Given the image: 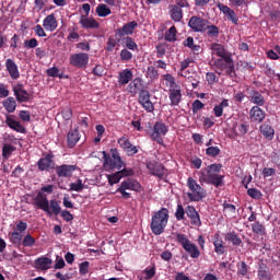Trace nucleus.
Segmentation results:
<instances>
[{
	"label": "nucleus",
	"instance_id": "obj_38",
	"mask_svg": "<svg viewBox=\"0 0 280 280\" xmlns=\"http://www.w3.org/2000/svg\"><path fill=\"white\" fill-rule=\"evenodd\" d=\"M224 108H229V100L226 98H224L219 105L214 106V116L222 117V115H224Z\"/></svg>",
	"mask_w": 280,
	"mask_h": 280
},
{
	"label": "nucleus",
	"instance_id": "obj_63",
	"mask_svg": "<svg viewBox=\"0 0 280 280\" xmlns=\"http://www.w3.org/2000/svg\"><path fill=\"white\" fill-rule=\"evenodd\" d=\"M207 156H211L212 159H215V156L220 155V149L218 147H209L206 149Z\"/></svg>",
	"mask_w": 280,
	"mask_h": 280
},
{
	"label": "nucleus",
	"instance_id": "obj_36",
	"mask_svg": "<svg viewBox=\"0 0 280 280\" xmlns=\"http://www.w3.org/2000/svg\"><path fill=\"white\" fill-rule=\"evenodd\" d=\"M213 246L214 253H217V255H224L226 247H224V242L220 238V234H215Z\"/></svg>",
	"mask_w": 280,
	"mask_h": 280
},
{
	"label": "nucleus",
	"instance_id": "obj_62",
	"mask_svg": "<svg viewBox=\"0 0 280 280\" xmlns=\"http://www.w3.org/2000/svg\"><path fill=\"white\" fill-rule=\"evenodd\" d=\"M185 213L187 212L185 208H183V205H177V209L175 211V218L176 220H178V222H180V220H185Z\"/></svg>",
	"mask_w": 280,
	"mask_h": 280
},
{
	"label": "nucleus",
	"instance_id": "obj_22",
	"mask_svg": "<svg viewBox=\"0 0 280 280\" xmlns=\"http://www.w3.org/2000/svg\"><path fill=\"white\" fill-rule=\"evenodd\" d=\"M5 69L12 80H19L21 78V72H19V66L12 59L5 60Z\"/></svg>",
	"mask_w": 280,
	"mask_h": 280
},
{
	"label": "nucleus",
	"instance_id": "obj_25",
	"mask_svg": "<svg viewBox=\"0 0 280 280\" xmlns=\"http://www.w3.org/2000/svg\"><path fill=\"white\" fill-rule=\"evenodd\" d=\"M132 78H135L132 70L125 69L118 74V84H120V86H126V84L132 82Z\"/></svg>",
	"mask_w": 280,
	"mask_h": 280
},
{
	"label": "nucleus",
	"instance_id": "obj_23",
	"mask_svg": "<svg viewBox=\"0 0 280 280\" xmlns=\"http://www.w3.org/2000/svg\"><path fill=\"white\" fill-rule=\"evenodd\" d=\"M43 27L47 32H56V30H58V20H56V14L51 13L47 15L43 21Z\"/></svg>",
	"mask_w": 280,
	"mask_h": 280
},
{
	"label": "nucleus",
	"instance_id": "obj_17",
	"mask_svg": "<svg viewBox=\"0 0 280 280\" xmlns=\"http://www.w3.org/2000/svg\"><path fill=\"white\" fill-rule=\"evenodd\" d=\"M212 51L218 56L219 58H222L225 62H231V54L226 51V48H224V45L219 43H213L211 45Z\"/></svg>",
	"mask_w": 280,
	"mask_h": 280
},
{
	"label": "nucleus",
	"instance_id": "obj_54",
	"mask_svg": "<svg viewBox=\"0 0 280 280\" xmlns=\"http://www.w3.org/2000/svg\"><path fill=\"white\" fill-rule=\"evenodd\" d=\"M120 60L121 62H130L132 60V52L127 48L120 50Z\"/></svg>",
	"mask_w": 280,
	"mask_h": 280
},
{
	"label": "nucleus",
	"instance_id": "obj_30",
	"mask_svg": "<svg viewBox=\"0 0 280 280\" xmlns=\"http://www.w3.org/2000/svg\"><path fill=\"white\" fill-rule=\"evenodd\" d=\"M35 264V268H37V270H49V268H51V259L45 256H42L37 259H35L34 261Z\"/></svg>",
	"mask_w": 280,
	"mask_h": 280
},
{
	"label": "nucleus",
	"instance_id": "obj_49",
	"mask_svg": "<svg viewBox=\"0 0 280 280\" xmlns=\"http://www.w3.org/2000/svg\"><path fill=\"white\" fill-rule=\"evenodd\" d=\"M49 207L51 209V215L54 213V215H59V213L62 212V208L60 207V202L56 199H51L49 202Z\"/></svg>",
	"mask_w": 280,
	"mask_h": 280
},
{
	"label": "nucleus",
	"instance_id": "obj_32",
	"mask_svg": "<svg viewBox=\"0 0 280 280\" xmlns=\"http://www.w3.org/2000/svg\"><path fill=\"white\" fill-rule=\"evenodd\" d=\"M225 242H230L234 246H242V237L235 231L225 234Z\"/></svg>",
	"mask_w": 280,
	"mask_h": 280
},
{
	"label": "nucleus",
	"instance_id": "obj_59",
	"mask_svg": "<svg viewBox=\"0 0 280 280\" xmlns=\"http://www.w3.org/2000/svg\"><path fill=\"white\" fill-rule=\"evenodd\" d=\"M237 275L241 277H246L248 275V266L245 261H241L237 264Z\"/></svg>",
	"mask_w": 280,
	"mask_h": 280
},
{
	"label": "nucleus",
	"instance_id": "obj_10",
	"mask_svg": "<svg viewBox=\"0 0 280 280\" xmlns=\"http://www.w3.org/2000/svg\"><path fill=\"white\" fill-rule=\"evenodd\" d=\"M39 172H49V170H56V162L54 161V154L47 153L44 158L37 162Z\"/></svg>",
	"mask_w": 280,
	"mask_h": 280
},
{
	"label": "nucleus",
	"instance_id": "obj_2",
	"mask_svg": "<svg viewBox=\"0 0 280 280\" xmlns=\"http://www.w3.org/2000/svg\"><path fill=\"white\" fill-rule=\"evenodd\" d=\"M170 222V210L167 208H161L154 211L151 217L150 229L153 235H163L165 229Z\"/></svg>",
	"mask_w": 280,
	"mask_h": 280
},
{
	"label": "nucleus",
	"instance_id": "obj_14",
	"mask_svg": "<svg viewBox=\"0 0 280 280\" xmlns=\"http://www.w3.org/2000/svg\"><path fill=\"white\" fill-rule=\"evenodd\" d=\"M78 170V165L62 164L55 166L56 174L58 178H71L73 177V172Z\"/></svg>",
	"mask_w": 280,
	"mask_h": 280
},
{
	"label": "nucleus",
	"instance_id": "obj_9",
	"mask_svg": "<svg viewBox=\"0 0 280 280\" xmlns=\"http://www.w3.org/2000/svg\"><path fill=\"white\" fill-rule=\"evenodd\" d=\"M137 27H139V23H137V21L128 22L124 26L115 31V37L124 38V36H132Z\"/></svg>",
	"mask_w": 280,
	"mask_h": 280
},
{
	"label": "nucleus",
	"instance_id": "obj_44",
	"mask_svg": "<svg viewBox=\"0 0 280 280\" xmlns=\"http://www.w3.org/2000/svg\"><path fill=\"white\" fill-rule=\"evenodd\" d=\"M206 32H207V35L210 36L211 38H218V36H220V27L213 24L211 25L207 24Z\"/></svg>",
	"mask_w": 280,
	"mask_h": 280
},
{
	"label": "nucleus",
	"instance_id": "obj_5",
	"mask_svg": "<svg viewBox=\"0 0 280 280\" xmlns=\"http://www.w3.org/2000/svg\"><path fill=\"white\" fill-rule=\"evenodd\" d=\"M176 242L180 244L186 253H189L192 259H198V257H200V249H198V246L191 243V241H189V237H187L185 234L178 233L176 235Z\"/></svg>",
	"mask_w": 280,
	"mask_h": 280
},
{
	"label": "nucleus",
	"instance_id": "obj_11",
	"mask_svg": "<svg viewBox=\"0 0 280 280\" xmlns=\"http://www.w3.org/2000/svg\"><path fill=\"white\" fill-rule=\"evenodd\" d=\"M138 103L147 113H154V104L150 100V91H141L138 95Z\"/></svg>",
	"mask_w": 280,
	"mask_h": 280
},
{
	"label": "nucleus",
	"instance_id": "obj_6",
	"mask_svg": "<svg viewBox=\"0 0 280 280\" xmlns=\"http://www.w3.org/2000/svg\"><path fill=\"white\" fill-rule=\"evenodd\" d=\"M168 129L165 122L158 121L153 126V130L150 133V137L152 141H155V143H159V145H164L163 137L167 135Z\"/></svg>",
	"mask_w": 280,
	"mask_h": 280
},
{
	"label": "nucleus",
	"instance_id": "obj_41",
	"mask_svg": "<svg viewBox=\"0 0 280 280\" xmlns=\"http://www.w3.org/2000/svg\"><path fill=\"white\" fill-rule=\"evenodd\" d=\"M95 12L97 16H101V18L109 16V14L112 13L110 8H108V5L104 3L98 4L95 9Z\"/></svg>",
	"mask_w": 280,
	"mask_h": 280
},
{
	"label": "nucleus",
	"instance_id": "obj_20",
	"mask_svg": "<svg viewBox=\"0 0 280 280\" xmlns=\"http://www.w3.org/2000/svg\"><path fill=\"white\" fill-rule=\"evenodd\" d=\"M168 97L171 101V106H178L183 100V91L180 90V85H177V88L170 89Z\"/></svg>",
	"mask_w": 280,
	"mask_h": 280
},
{
	"label": "nucleus",
	"instance_id": "obj_37",
	"mask_svg": "<svg viewBox=\"0 0 280 280\" xmlns=\"http://www.w3.org/2000/svg\"><path fill=\"white\" fill-rule=\"evenodd\" d=\"M2 105L7 113H14L16 110V100L12 96L4 100Z\"/></svg>",
	"mask_w": 280,
	"mask_h": 280
},
{
	"label": "nucleus",
	"instance_id": "obj_29",
	"mask_svg": "<svg viewBox=\"0 0 280 280\" xmlns=\"http://www.w3.org/2000/svg\"><path fill=\"white\" fill-rule=\"evenodd\" d=\"M78 141H80V131L78 129H70L67 135L68 148H75Z\"/></svg>",
	"mask_w": 280,
	"mask_h": 280
},
{
	"label": "nucleus",
	"instance_id": "obj_53",
	"mask_svg": "<svg viewBox=\"0 0 280 280\" xmlns=\"http://www.w3.org/2000/svg\"><path fill=\"white\" fill-rule=\"evenodd\" d=\"M252 230L257 235H266V226L259 222H255L252 224Z\"/></svg>",
	"mask_w": 280,
	"mask_h": 280
},
{
	"label": "nucleus",
	"instance_id": "obj_26",
	"mask_svg": "<svg viewBox=\"0 0 280 280\" xmlns=\"http://www.w3.org/2000/svg\"><path fill=\"white\" fill-rule=\"evenodd\" d=\"M5 124L11 128V130H14L15 132H20L21 135H25L26 129L21 125V122L14 120L12 116H7Z\"/></svg>",
	"mask_w": 280,
	"mask_h": 280
},
{
	"label": "nucleus",
	"instance_id": "obj_40",
	"mask_svg": "<svg viewBox=\"0 0 280 280\" xmlns=\"http://www.w3.org/2000/svg\"><path fill=\"white\" fill-rule=\"evenodd\" d=\"M258 279L259 280H270V270L268 266L261 264L258 268Z\"/></svg>",
	"mask_w": 280,
	"mask_h": 280
},
{
	"label": "nucleus",
	"instance_id": "obj_27",
	"mask_svg": "<svg viewBox=\"0 0 280 280\" xmlns=\"http://www.w3.org/2000/svg\"><path fill=\"white\" fill-rule=\"evenodd\" d=\"M120 187L129 189L130 191H141V184L137 179L127 178L121 182Z\"/></svg>",
	"mask_w": 280,
	"mask_h": 280
},
{
	"label": "nucleus",
	"instance_id": "obj_48",
	"mask_svg": "<svg viewBox=\"0 0 280 280\" xmlns=\"http://www.w3.org/2000/svg\"><path fill=\"white\" fill-rule=\"evenodd\" d=\"M228 65H229V62H226L224 59H222V58L221 59H217L214 61V67L217 69V73L219 75H222V71H224L226 69Z\"/></svg>",
	"mask_w": 280,
	"mask_h": 280
},
{
	"label": "nucleus",
	"instance_id": "obj_31",
	"mask_svg": "<svg viewBox=\"0 0 280 280\" xmlns=\"http://www.w3.org/2000/svg\"><path fill=\"white\" fill-rule=\"evenodd\" d=\"M170 16L175 23H180L183 21V9H179L178 5H171Z\"/></svg>",
	"mask_w": 280,
	"mask_h": 280
},
{
	"label": "nucleus",
	"instance_id": "obj_58",
	"mask_svg": "<svg viewBox=\"0 0 280 280\" xmlns=\"http://www.w3.org/2000/svg\"><path fill=\"white\" fill-rule=\"evenodd\" d=\"M247 196H249L250 198H253L254 200H261V196H264L261 194V191L257 188H249L247 190Z\"/></svg>",
	"mask_w": 280,
	"mask_h": 280
},
{
	"label": "nucleus",
	"instance_id": "obj_21",
	"mask_svg": "<svg viewBox=\"0 0 280 280\" xmlns=\"http://www.w3.org/2000/svg\"><path fill=\"white\" fill-rule=\"evenodd\" d=\"M128 93L130 95H137V93H141V91H145L143 89V79L141 78H135L127 86Z\"/></svg>",
	"mask_w": 280,
	"mask_h": 280
},
{
	"label": "nucleus",
	"instance_id": "obj_43",
	"mask_svg": "<svg viewBox=\"0 0 280 280\" xmlns=\"http://www.w3.org/2000/svg\"><path fill=\"white\" fill-rule=\"evenodd\" d=\"M145 78H149L151 82H154V80H159V70L154 68V66L148 67Z\"/></svg>",
	"mask_w": 280,
	"mask_h": 280
},
{
	"label": "nucleus",
	"instance_id": "obj_4",
	"mask_svg": "<svg viewBox=\"0 0 280 280\" xmlns=\"http://www.w3.org/2000/svg\"><path fill=\"white\" fill-rule=\"evenodd\" d=\"M187 187L189 189L187 198L190 202H200L203 198H207V190L194 177H188Z\"/></svg>",
	"mask_w": 280,
	"mask_h": 280
},
{
	"label": "nucleus",
	"instance_id": "obj_34",
	"mask_svg": "<svg viewBox=\"0 0 280 280\" xmlns=\"http://www.w3.org/2000/svg\"><path fill=\"white\" fill-rule=\"evenodd\" d=\"M233 131H234V135H236V137H244V135L248 132V124L246 122L235 124L233 127Z\"/></svg>",
	"mask_w": 280,
	"mask_h": 280
},
{
	"label": "nucleus",
	"instance_id": "obj_12",
	"mask_svg": "<svg viewBox=\"0 0 280 280\" xmlns=\"http://www.w3.org/2000/svg\"><path fill=\"white\" fill-rule=\"evenodd\" d=\"M217 8L220 10V12H222L224 14V16L228 19V21L233 23V25H238L240 18L237 16V13H235V11L233 9H231L229 5H226L222 2H219L217 4Z\"/></svg>",
	"mask_w": 280,
	"mask_h": 280
},
{
	"label": "nucleus",
	"instance_id": "obj_56",
	"mask_svg": "<svg viewBox=\"0 0 280 280\" xmlns=\"http://www.w3.org/2000/svg\"><path fill=\"white\" fill-rule=\"evenodd\" d=\"M167 51V43H161L156 46V58H163Z\"/></svg>",
	"mask_w": 280,
	"mask_h": 280
},
{
	"label": "nucleus",
	"instance_id": "obj_24",
	"mask_svg": "<svg viewBox=\"0 0 280 280\" xmlns=\"http://www.w3.org/2000/svg\"><path fill=\"white\" fill-rule=\"evenodd\" d=\"M249 117H250L252 121L261 124V121H264V119H266V112L259 106H254V107H252V109L249 112Z\"/></svg>",
	"mask_w": 280,
	"mask_h": 280
},
{
	"label": "nucleus",
	"instance_id": "obj_46",
	"mask_svg": "<svg viewBox=\"0 0 280 280\" xmlns=\"http://www.w3.org/2000/svg\"><path fill=\"white\" fill-rule=\"evenodd\" d=\"M121 38L122 37H113L110 36L108 39H107V46H106V51H113L115 49V47H117V44L118 43H121Z\"/></svg>",
	"mask_w": 280,
	"mask_h": 280
},
{
	"label": "nucleus",
	"instance_id": "obj_33",
	"mask_svg": "<svg viewBox=\"0 0 280 280\" xmlns=\"http://www.w3.org/2000/svg\"><path fill=\"white\" fill-rule=\"evenodd\" d=\"M260 132L269 141H272V139H275V129L272 128V126H270L268 124H262L260 126Z\"/></svg>",
	"mask_w": 280,
	"mask_h": 280
},
{
	"label": "nucleus",
	"instance_id": "obj_3",
	"mask_svg": "<svg viewBox=\"0 0 280 280\" xmlns=\"http://www.w3.org/2000/svg\"><path fill=\"white\" fill-rule=\"evenodd\" d=\"M109 153L110 154L103 151V167L106 172H113L114 170H121L122 167H126V162L121 160V155H119V151L117 149H110Z\"/></svg>",
	"mask_w": 280,
	"mask_h": 280
},
{
	"label": "nucleus",
	"instance_id": "obj_50",
	"mask_svg": "<svg viewBox=\"0 0 280 280\" xmlns=\"http://www.w3.org/2000/svg\"><path fill=\"white\" fill-rule=\"evenodd\" d=\"M176 34H177L176 26H171L168 31H166L164 38L168 43H174V40H176Z\"/></svg>",
	"mask_w": 280,
	"mask_h": 280
},
{
	"label": "nucleus",
	"instance_id": "obj_19",
	"mask_svg": "<svg viewBox=\"0 0 280 280\" xmlns=\"http://www.w3.org/2000/svg\"><path fill=\"white\" fill-rule=\"evenodd\" d=\"M79 23L83 30H100V22L86 15H81Z\"/></svg>",
	"mask_w": 280,
	"mask_h": 280
},
{
	"label": "nucleus",
	"instance_id": "obj_13",
	"mask_svg": "<svg viewBox=\"0 0 280 280\" xmlns=\"http://www.w3.org/2000/svg\"><path fill=\"white\" fill-rule=\"evenodd\" d=\"M33 205L38 207V209H42V211H45L47 215H51V209H49V200L47 199V195L45 192H37Z\"/></svg>",
	"mask_w": 280,
	"mask_h": 280
},
{
	"label": "nucleus",
	"instance_id": "obj_18",
	"mask_svg": "<svg viewBox=\"0 0 280 280\" xmlns=\"http://www.w3.org/2000/svg\"><path fill=\"white\" fill-rule=\"evenodd\" d=\"M186 215L187 218H189L190 224H192V226H202V221L200 220V213L196 211V207L187 206Z\"/></svg>",
	"mask_w": 280,
	"mask_h": 280
},
{
	"label": "nucleus",
	"instance_id": "obj_51",
	"mask_svg": "<svg viewBox=\"0 0 280 280\" xmlns=\"http://www.w3.org/2000/svg\"><path fill=\"white\" fill-rule=\"evenodd\" d=\"M125 47L126 49H130V51H137V49H139V45H137L135 39L130 36L125 37Z\"/></svg>",
	"mask_w": 280,
	"mask_h": 280
},
{
	"label": "nucleus",
	"instance_id": "obj_28",
	"mask_svg": "<svg viewBox=\"0 0 280 280\" xmlns=\"http://www.w3.org/2000/svg\"><path fill=\"white\" fill-rule=\"evenodd\" d=\"M249 102H252V104H255V106L259 107L266 104V98L264 97V95H261V93H259V91L252 90L249 92Z\"/></svg>",
	"mask_w": 280,
	"mask_h": 280
},
{
	"label": "nucleus",
	"instance_id": "obj_52",
	"mask_svg": "<svg viewBox=\"0 0 280 280\" xmlns=\"http://www.w3.org/2000/svg\"><path fill=\"white\" fill-rule=\"evenodd\" d=\"M47 75H49V78H59L60 80H62V78H65V75L62 74V72H60V69H58V67H52L49 68L46 71Z\"/></svg>",
	"mask_w": 280,
	"mask_h": 280
},
{
	"label": "nucleus",
	"instance_id": "obj_55",
	"mask_svg": "<svg viewBox=\"0 0 280 280\" xmlns=\"http://www.w3.org/2000/svg\"><path fill=\"white\" fill-rule=\"evenodd\" d=\"M14 150H16V148H14V145L12 144H4L2 148V156L3 159H8L12 155V152H14Z\"/></svg>",
	"mask_w": 280,
	"mask_h": 280
},
{
	"label": "nucleus",
	"instance_id": "obj_16",
	"mask_svg": "<svg viewBox=\"0 0 280 280\" xmlns=\"http://www.w3.org/2000/svg\"><path fill=\"white\" fill-rule=\"evenodd\" d=\"M147 168L152 176H156L158 178L165 176V166L159 162H148Z\"/></svg>",
	"mask_w": 280,
	"mask_h": 280
},
{
	"label": "nucleus",
	"instance_id": "obj_64",
	"mask_svg": "<svg viewBox=\"0 0 280 280\" xmlns=\"http://www.w3.org/2000/svg\"><path fill=\"white\" fill-rule=\"evenodd\" d=\"M131 144L132 143L130 142V140H128V138L126 137H121L120 139H118V145H120L124 152H126Z\"/></svg>",
	"mask_w": 280,
	"mask_h": 280
},
{
	"label": "nucleus",
	"instance_id": "obj_57",
	"mask_svg": "<svg viewBox=\"0 0 280 280\" xmlns=\"http://www.w3.org/2000/svg\"><path fill=\"white\" fill-rule=\"evenodd\" d=\"M225 74L229 75V78H235V65L233 63V57H231V62H228L226 68L224 69Z\"/></svg>",
	"mask_w": 280,
	"mask_h": 280
},
{
	"label": "nucleus",
	"instance_id": "obj_35",
	"mask_svg": "<svg viewBox=\"0 0 280 280\" xmlns=\"http://www.w3.org/2000/svg\"><path fill=\"white\" fill-rule=\"evenodd\" d=\"M9 242L13 244L16 248H19L23 242V234L20 232L13 231L12 233L9 234Z\"/></svg>",
	"mask_w": 280,
	"mask_h": 280
},
{
	"label": "nucleus",
	"instance_id": "obj_1",
	"mask_svg": "<svg viewBox=\"0 0 280 280\" xmlns=\"http://www.w3.org/2000/svg\"><path fill=\"white\" fill-rule=\"evenodd\" d=\"M222 164H210L206 168L198 172L199 183H206V185H212L213 187H224V175H221Z\"/></svg>",
	"mask_w": 280,
	"mask_h": 280
},
{
	"label": "nucleus",
	"instance_id": "obj_8",
	"mask_svg": "<svg viewBox=\"0 0 280 280\" xmlns=\"http://www.w3.org/2000/svg\"><path fill=\"white\" fill-rule=\"evenodd\" d=\"M70 65L77 69H86V67H89V54L77 52L71 55Z\"/></svg>",
	"mask_w": 280,
	"mask_h": 280
},
{
	"label": "nucleus",
	"instance_id": "obj_61",
	"mask_svg": "<svg viewBox=\"0 0 280 280\" xmlns=\"http://www.w3.org/2000/svg\"><path fill=\"white\" fill-rule=\"evenodd\" d=\"M84 189V184L82 183V179H77L75 183L70 184L69 191H82Z\"/></svg>",
	"mask_w": 280,
	"mask_h": 280
},
{
	"label": "nucleus",
	"instance_id": "obj_39",
	"mask_svg": "<svg viewBox=\"0 0 280 280\" xmlns=\"http://www.w3.org/2000/svg\"><path fill=\"white\" fill-rule=\"evenodd\" d=\"M184 47H188V49H191L194 54L200 52V45H196L194 43V37L189 36L183 42Z\"/></svg>",
	"mask_w": 280,
	"mask_h": 280
},
{
	"label": "nucleus",
	"instance_id": "obj_60",
	"mask_svg": "<svg viewBox=\"0 0 280 280\" xmlns=\"http://www.w3.org/2000/svg\"><path fill=\"white\" fill-rule=\"evenodd\" d=\"M107 180L109 185H117L121 180V175L119 172L107 175Z\"/></svg>",
	"mask_w": 280,
	"mask_h": 280
},
{
	"label": "nucleus",
	"instance_id": "obj_47",
	"mask_svg": "<svg viewBox=\"0 0 280 280\" xmlns=\"http://www.w3.org/2000/svg\"><path fill=\"white\" fill-rule=\"evenodd\" d=\"M191 62H194V60L187 58L184 61L180 62V69L178 71V75H180L182 78H187V71H185L189 65H191Z\"/></svg>",
	"mask_w": 280,
	"mask_h": 280
},
{
	"label": "nucleus",
	"instance_id": "obj_45",
	"mask_svg": "<svg viewBox=\"0 0 280 280\" xmlns=\"http://www.w3.org/2000/svg\"><path fill=\"white\" fill-rule=\"evenodd\" d=\"M163 80L165 81V86H168V91L170 89H176L177 86H179L176 83V79H174L172 74H164Z\"/></svg>",
	"mask_w": 280,
	"mask_h": 280
},
{
	"label": "nucleus",
	"instance_id": "obj_42",
	"mask_svg": "<svg viewBox=\"0 0 280 280\" xmlns=\"http://www.w3.org/2000/svg\"><path fill=\"white\" fill-rule=\"evenodd\" d=\"M36 245V238L32 236V234H26L24 237H22L21 246H24V248H33Z\"/></svg>",
	"mask_w": 280,
	"mask_h": 280
},
{
	"label": "nucleus",
	"instance_id": "obj_7",
	"mask_svg": "<svg viewBox=\"0 0 280 280\" xmlns=\"http://www.w3.org/2000/svg\"><path fill=\"white\" fill-rule=\"evenodd\" d=\"M207 25H209V21L198 15L191 16L188 21V27H190L192 32H197L199 34H205V32H207Z\"/></svg>",
	"mask_w": 280,
	"mask_h": 280
},
{
	"label": "nucleus",
	"instance_id": "obj_15",
	"mask_svg": "<svg viewBox=\"0 0 280 280\" xmlns=\"http://www.w3.org/2000/svg\"><path fill=\"white\" fill-rule=\"evenodd\" d=\"M12 90L13 94L15 95V100L16 102H19V104L30 102V93L27 92V90H25V86L23 84L18 83L15 86L12 88Z\"/></svg>",
	"mask_w": 280,
	"mask_h": 280
}]
</instances>
